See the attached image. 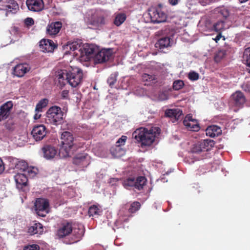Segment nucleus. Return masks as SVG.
<instances>
[{"instance_id": "nucleus-1", "label": "nucleus", "mask_w": 250, "mask_h": 250, "mask_svg": "<svg viewBox=\"0 0 250 250\" xmlns=\"http://www.w3.org/2000/svg\"><path fill=\"white\" fill-rule=\"evenodd\" d=\"M59 82L62 85L68 83L72 87H77L81 82L83 77V71L77 67L69 70H61L57 75Z\"/></svg>"}, {"instance_id": "nucleus-2", "label": "nucleus", "mask_w": 250, "mask_h": 250, "mask_svg": "<svg viewBox=\"0 0 250 250\" xmlns=\"http://www.w3.org/2000/svg\"><path fill=\"white\" fill-rule=\"evenodd\" d=\"M160 133L159 127H152L150 129L141 127L137 129L132 134L133 137L142 146H149L154 141L155 138Z\"/></svg>"}, {"instance_id": "nucleus-3", "label": "nucleus", "mask_w": 250, "mask_h": 250, "mask_svg": "<svg viewBox=\"0 0 250 250\" xmlns=\"http://www.w3.org/2000/svg\"><path fill=\"white\" fill-rule=\"evenodd\" d=\"M60 139V154L62 153L63 157L69 156L71 149L75 146L73 134L70 132L64 131L62 133Z\"/></svg>"}, {"instance_id": "nucleus-4", "label": "nucleus", "mask_w": 250, "mask_h": 250, "mask_svg": "<svg viewBox=\"0 0 250 250\" xmlns=\"http://www.w3.org/2000/svg\"><path fill=\"white\" fill-rule=\"evenodd\" d=\"M46 114V124L57 125L62 122L64 113L59 106H53L50 107Z\"/></svg>"}, {"instance_id": "nucleus-5", "label": "nucleus", "mask_w": 250, "mask_h": 250, "mask_svg": "<svg viewBox=\"0 0 250 250\" xmlns=\"http://www.w3.org/2000/svg\"><path fill=\"white\" fill-rule=\"evenodd\" d=\"M148 15L151 21L154 23L164 22L167 21V14L160 4L157 7H152L149 9Z\"/></svg>"}, {"instance_id": "nucleus-6", "label": "nucleus", "mask_w": 250, "mask_h": 250, "mask_svg": "<svg viewBox=\"0 0 250 250\" xmlns=\"http://www.w3.org/2000/svg\"><path fill=\"white\" fill-rule=\"evenodd\" d=\"M146 179L144 176H139L136 179L129 177L124 181V186L126 188L127 187H134V190H140L146 185Z\"/></svg>"}, {"instance_id": "nucleus-7", "label": "nucleus", "mask_w": 250, "mask_h": 250, "mask_svg": "<svg viewBox=\"0 0 250 250\" xmlns=\"http://www.w3.org/2000/svg\"><path fill=\"white\" fill-rule=\"evenodd\" d=\"M49 203L48 200L44 198H37L34 203L35 210L37 214L41 217H44L49 212Z\"/></svg>"}, {"instance_id": "nucleus-8", "label": "nucleus", "mask_w": 250, "mask_h": 250, "mask_svg": "<svg viewBox=\"0 0 250 250\" xmlns=\"http://www.w3.org/2000/svg\"><path fill=\"white\" fill-rule=\"evenodd\" d=\"M210 140H203L195 144L191 149V153H199L203 151H208L210 150L213 144Z\"/></svg>"}, {"instance_id": "nucleus-9", "label": "nucleus", "mask_w": 250, "mask_h": 250, "mask_svg": "<svg viewBox=\"0 0 250 250\" xmlns=\"http://www.w3.org/2000/svg\"><path fill=\"white\" fill-rule=\"evenodd\" d=\"M113 54L111 49H102L96 53L94 57V61L96 63H101L108 61Z\"/></svg>"}, {"instance_id": "nucleus-10", "label": "nucleus", "mask_w": 250, "mask_h": 250, "mask_svg": "<svg viewBox=\"0 0 250 250\" xmlns=\"http://www.w3.org/2000/svg\"><path fill=\"white\" fill-rule=\"evenodd\" d=\"M13 104L9 101L0 106V122L8 119L13 109Z\"/></svg>"}, {"instance_id": "nucleus-11", "label": "nucleus", "mask_w": 250, "mask_h": 250, "mask_svg": "<svg viewBox=\"0 0 250 250\" xmlns=\"http://www.w3.org/2000/svg\"><path fill=\"white\" fill-rule=\"evenodd\" d=\"M1 6V9L6 11V16L10 14H15L19 10V5L15 0L5 1Z\"/></svg>"}, {"instance_id": "nucleus-12", "label": "nucleus", "mask_w": 250, "mask_h": 250, "mask_svg": "<svg viewBox=\"0 0 250 250\" xmlns=\"http://www.w3.org/2000/svg\"><path fill=\"white\" fill-rule=\"evenodd\" d=\"M40 48L43 52H53L55 48H57V44L55 43L53 41L43 39L40 42Z\"/></svg>"}, {"instance_id": "nucleus-13", "label": "nucleus", "mask_w": 250, "mask_h": 250, "mask_svg": "<svg viewBox=\"0 0 250 250\" xmlns=\"http://www.w3.org/2000/svg\"><path fill=\"white\" fill-rule=\"evenodd\" d=\"M73 163L82 167H86L89 164V156L86 153L78 154L73 158Z\"/></svg>"}, {"instance_id": "nucleus-14", "label": "nucleus", "mask_w": 250, "mask_h": 250, "mask_svg": "<svg viewBox=\"0 0 250 250\" xmlns=\"http://www.w3.org/2000/svg\"><path fill=\"white\" fill-rule=\"evenodd\" d=\"M46 133V128L42 125L35 126L31 131V135L36 141L43 139L45 136Z\"/></svg>"}, {"instance_id": "nucleus-15", "label": "nucleus", "mask_w": 250, "mask_h": 250, "mask_svg": "<svg viewBox=\"0 0 250 250\" xmlns=\"http://www.w3.org/2000/svg\"><path fill=\"white\" fill-rule=\"evenodd\" d=\"M26 4L29 10L40 12L44 8L43 0H26Z\"/></svg>"}, {"instance_id": "nucleus-16", "label": "nucleus", "mask_w": 250, "mask_h": 250, "mask_svg": "<svg viewBox=\"0 0 250 250\" xmlns=\"http://www.w3.org/2000/svg\"><path fill=\"white\" fill-rule=\"evenodd\" d=\"M62 27V23L61 21L52 22L46 27V33L51 37L57 35Z\"/></svg>"}, {"instance_id": "nucleus-17", "label": "nucleus", "mask_w": 250, "mask_h": 250, "mask_svg": "<svg viewBox=\"0 0 250 250\" xmlns=\"http://www.w3.org/2000/svg\"><path fill=\"white\" fill-rule=\"evenodd\" d=\"M30 69V67L27 63L18 64L14 67L13 74L18 77H21Z\"/></svg>"}, {"instance_id": "nucleus-18", "label": "nucleus", "mask_w": 250, "mask_h": 250, "mask_svg": "<svg viewBox=\"0 0 250 250\" xmlns=\"http://www.w3.org/2000/svg\"><path fill=\"white\" fill-rule=\"evenodd\" d=\"M72 231V224L71 223H63L57 231V235L60 238H63Z\"/></svg>"}, {"instance_id": "nucleus-19", "label": "nucleus", "mask_w": 250, "mask_h": 250, "mask_svg": "<svg viewBox=\"0 0 250 250\" xmlns=\"http://www.w3.org/2000/svg\"><path fill=\"white\" fill-rule=\"evenodd\" d=\"M173 40L169 37H162L155 43V47L160 49H163L172 46Z\"/></svg>"}, {"instance_id": "nucleus-20", "label": "nucleus", "mask_w": 250, "mask_h": 250, "mask_svg": "<svg viewBox=\"0 0 250 250\" xmlns=\"http://www.w3.org/2000/svg\"><path fill=\"white\" fill-rule=\"evenodd\" d=\"M43 156L46 159H53L57 154V150L50 145H45L42 148Z\"/></svg>"}, {"instance_id": "nucleus-21", "label": "nucleus", "mask_w": 250, "mask_h": 250, "mask_svg": "<svg viewBox=\"0 0 250 250\" xmlns=\"http://www.w3.org/2000/svg\"><path fill=\"white\" fill-rule=\"evenodd\" d=\"M15 180L17 187L18 188L21 189L27 185L28 178L25 173H18L15 176Z\"/></svg>"}, {"instance_id": "nucleus-22", "label": "nucleus", "mask_w": 250, "mask_h": 250, "mask_svg": "<svg viewBox=\"0 0 250 250\" xmlns=\"http://www.w3.org/2000/svg\"><path fill=\"white\" fill-rule=\"evenodd\" d=\"M71 233L75 237L74 240L70 243H74L78 242L84 235V230L83 226H78L77 227L72 226V231Z\"/></svg>"}, {"instance_id": "nucleus-23", "label": "nucleus", "mask_w": 250, "mask_h": 250, "mask_svg": "<svg viewBox=\"0 0 250 250\" xmlns=\"http://www.w3.org/2000/svg\"><path fill=\"white\" fill-rule=\"evenodd\" d=\"M182 114V112L179 109H168L165 111V115L167 117L172 118L175 121L178 120Z\"/></svg>"}, {"instance_id": "nucleus-24", "label": "nucleus", "mask_w": 250, "mask_h": 250, "mask_svg": "<svg viewBox=\"0 0 250 250\" xmlns=\"http://www.w3.org/2000/svg\"><path fill=\"white\" fill-rule=\"evenodd\" d=\"M222 133L221 128L217 125H210L207 127L206 130V134L207 136L214 138L218 136Z\"/></svg>"}, {"instance_id": "nucleus-25", "label": "nucleus", "mask_w": 250, "mask_h": 250, "mask_svg": "<svg viewBox=\"0 0 250 250\" xmlns=\"http://www.w3.org/2000/svg\"><path fill=\"white\" fill-rule=\"evenodd\" d=\"M234 104L238 106L242 105L245 103V98L243 93L240 91H237L232 95Z\"/></svg>"}, {"instance_id": "nucleus-26", "label": "nucleus", "mask_w": 250, "mask_h": 250, "mask_svg": "<svg viewBox=\"0 0 250 250\" xmlns=\"http://www.w3.org/2000/svg\"><path fill=\"white\" fill-rule=\"evenodd\" d=\"M43 231L42 225L40 223H35L28 229V232L31 235L41 234Z\"/></svg>"}, {"instance_id": "nucleus-27", "label": "nucleus", "mask_w": 250, "mask_h": 250, "mask_svg": "<svg viewBox=\"0 0 250 250\" xmlns=\"http://www.w3.org/2000/svg\"><path fill=\"white\" fill-rule=\"evenodd\" d=\"M142 81L145 83V85H151L157 82V77L155 75L144 73L142 76Z\"/></svg>"}, {"instance_id": "nucleus-28", "label": "nucleus", "mask_w": 250, "mask_h": 250, "mask_svg": "<svg viewBox=\"0 0 250 250\" xmlns=\"http://www.w3.org/2000/svg\"><path fill=\"white\" fill-rule=\"evenodd\" d=\"M227 28V27H226L225 24V21L224 20H220L213 23L211 30L216 32L222 33L223 31L225 30Z\"/></svg>"}, {"instance_id": "nucleus-29", "label": "nucleus", "mask_w": 250, "mask_h": 250, "mask_svg": "<svg viewBox=\"0 0 250 250\" xmlns=\"http://www.w3.org/2000/svg\"><path fill=\"white\" fill-rule=\"evenodd\" d=\"M126 19V16L125 14L123 13H118L116 15L114 23L117 26H119L123 24Z\"/></svg>"}, {"instance_id": "nucleus-30", "label": "nucleus", "mask_w": 250, "mask_h": 250, "mask_svg": "<svg viewBox=\"0 0 250 250\" xmlns=\"http://www.w3.org/2000/svg\"><path fill=\"white\" fill-rule=\"evenodd\" d=\"M90 24L96 27H100L105 24L104 18L103 16L94 17L92 19Z\"/></svg>"}, {"instance_id": "nucleus-31", "label": "nucleus", "mask_w": 250, "mask_h": 250, "mask_svg": "<svg viewBox=\"0 0 250 250\" xmlns=\"http://www.w3.org/2000/svg\"><path fill=\"white\" fill-rule=\"evenodd\" d=\"M110 151L112 156L117 158L121 157L125 153L124 150L121 147L116 145L112 147Z\"/></svg>"}, {"instance_id": "nucleus-32", "label": "nucleus", "mask_w": 250, "mask_h": 250, "mask_svg": "<svg viewBox=\"0 0 250 250\" xmlns=\"http://www.w3.org/2000/svg\"><path fill=\"white\" fill-rule=\"evenodd\" d=\"M48 103V100L44 98L40 100L36 106L35 111L36 112L42 111V109L46 107Z\"/></svg>"}, {"instance_id": "nucleus-33", "label": "nucleus", "mask_w": 250, "mask_h": 250, "mask_svg": "<svg viewBox=\"0 0 250 250\" xmlns=\"http://www.w3.org/2000/svg\"><path fill=\"white\" fill-rule=\"evenodd\" d=\"M38 169L35 167H28L26 168L24 171L27 177L29 178H34L37 174Z\"/></svg>"}, {"instance_id": "nucleus-34", "label": "nucleus", "mask_w": 250, "mask_h": 250, "mask_svg": "<svg viewBox=\"0 0 250 250\" xmlns=\"http://www.w3.org/2000/svg\"><path fill=\"white\" fill-rule=\"evenodd\" d=\"M244 61L246 62V63L248 67V71L250 73V47L245 49L244 53Z\"/></svg>"}, {"instance_id": "nucleus-35", "label": "nucleus", "mask_w": 250, "mask_h": 250, "mask_svg": "<svg viewBox=\"0 0 250 250\" xmlns=\"http://www.w3.org/2000/svg\"><path fill=\"white\" fill-rule=\"evenodd\" d=\"M82 42L81 41H75L71 42H68L67 44V48H69L70 50L73 51L80 49Z\"/></svg>"}, {"instance_id": "nucleus-36", "label": "nucleus", "mask_w": 250, "mask_h": 250, "mask_svg": "<svg viewBox=\"0 0 250 250\" xmlns=\"http://www.w3.org/2000/svg\"><path fill=\"white\" fill-rule=\"evenodd\" d=\"M101 212L100 208L96 205H92L89 207L88 214L89 216L99 215Z\"/></svg>"}, {"instance_id": "nucleus-37", "label": "nucleus", "mask_w": 250, "mask_h": 250, "mask_svg": "<svg viewBox=\"0 0 250 250\" xmlns=\"http://www.w3.org/2000/svg\"><path fill=\"white\" fill-rule=\"evenodd\" d=\"M141 207V204L139 202H134L130 205L128 209L129 213H133L138 210Z\"/></svg>"}, {"instance_id": "nucleus-38", "label": "nucleus", "mask_w": 250, "mask_h": 250, "mask_svg": "<svg viewBox=\"0 0 250 250\" xmlns=\"http://www.w3.org/2000/svg\"><path fill=\"white\" fill-rule=\"evenodd\" d=\"M200 129L199 124L197 120H195L192 123H188V131H198Z\"/></svg>"}, {"instance_id": "nucleus-39", "label": "nucleus", "mask_w": 250, "mask_h": 250, "mask_svg": "<svg viewBox=\"0 0 250 250\" xmlns=\"http://www.w3.org/2000/svg\"><path fill=\"white\" fill-rule=\"evenodd\" d=\"M15 122L12 119H9L4 123V126L7 130L12 131L15 128Z\"/></svg>"}, {"instance_id": "nucleus-40", "label": "nucleus", "mask_w": 250, "mask_h": 250, "mask_svg": "<svg viewBox=\"0 0 250 250\" xmlns=\"http://www.w3.org/2000/svg\"><path fill=\"white\" fill-rule=\"evenodd\" d=\"M117 74L116 73H113L110 75L108 78L107 82L110 87L112 88L117 82Z\"/></svg>"}, {"instance_id": "nucleus-41", "label": "nucleus", "mask_w": 250, "mask_h": 250, "mask_svg": "<svg viewBox=\"0 0 250 250\" xmlns=\"http://www.w3.org/2000/svg\"><path fill=\"white\" fill-rule=\"evenodd\" d=\"M27 163L24 161H18V163L16 165L15 168L19 170H21L23 171H25V169L27 167Z\"/></svg>"}, {"instance_id": "nucleus-42", "label": "nucleus", "mask_w": 250, "mask_h": 250, "mask_svg": "<svg viewBox=\"0 0 250 250\" xmlns=\"http://www.w3.org/2000/svg\"><path fill=\"white\" fill-rule=\"evenodd\" d=\"M184 85V82L182 80H176L173 83V88L175 90H178Z\"/></svg>"}, {"instance_id": "nucleus-43", "label": "nucleus", "mask_w": 250, "mask_h": 250, "mask_svg": "<svg viewBox=\"0 0 250 250\" xmlns=\"http://www.w3.org/2000/svg\"><path fill=\"white\" fill-rule=\"evenodd\" d=\"M216 11L220 13V14L225 19L228 17L229 15V11L227 9L224 7L218 9Z\"/></svg>"}, {"instance_id": "nucleus-44", "label": "nucleus", "mask_w": 250, "mask_h": 250, "mask_svg": "<svg viewBox=\"0 0 250 250\" xmlns=\"http://www.w3.org/2000/svg\"><path fill=\"white\" fill-rule=\"evenodd\" d=\"M226 55V51L225 50H220L216 54L214 57L215 62H219L222 58L224 57Z\"/></svg>"}, {"instance_id": "nucleus-45", "label": "nucleus", "mask_w": 250, "mask_h": 250, "mask_svg": "<svg viewBox=\"0 0 250 250\" xmlns=\"http://www.w3.org/2000/svg\"><path fill=\"white\" fill-rule=\"evenodd\" d=\"M199 75L198 73L194 71H191L188 73V79L191 81H196L199 79Z\"/></svg>"}, {"instance_id": "nucleus-46", "label": "nucleus", "mask_w": 250, "mask_h": 250, "mask_svg": "<svg viewBox=\"0 0 250 250\" xmlns=\"http://www.w3.org/2000/svg\"><path fill=\"white\" fill-rule=\"evenodd\" d=\"M40 247L37 244L28 245L25 246L23 250H39Z\"/></svg>"}, {"instance_id": "nucleus-47", "label": "nucleus", "mask_w": 250, "mask_h": 250, "mask_svg": "<svg viewBox=\"0 0 250 250\" xmlns=\"http://www.w3.org/2000/svg\"><path fill=\"white\" fill-rule=\"evenodd\" d=\"M73 100H76V102H79L81 99L82 95L79 92V91L77 90H75L73 92Z\"/></svg>"}, {"instance_id": "nucleus-48", "label": "nucleus", "mask_w": 250, "mask_h": 250, "mask_svg": "<svg viewBox=\"0 0 250 250\" xmlns=\"http://www.w3.org/2000/svg\"><path fill=\"white\" fill-rule=\"evenodd\" d=\"M9 161L10 163V167L12 168H15L16 165L18 163L19 160L18 159L14 157H9L8 158Z\"/></svg>"}, {"instance_id": "nucleus-49", "label": "nucleus", "mask_w": 250, "mask_h": 250, "mask_svg": "<svg viewBox=\"0 0 250 250\" xmlns=\"http://www.w3.org/2000/svg\"><path fill=\"white\" fill-rule=\"evenodd\" d=\"M126 139L127 137L126 136H122L116 142V146L120 147L121 146L124 145Z\"/></svg>"}, {"instance_id": "nucleus-50", "label": "nucleus", "mask_w": 250, "mask_h": 250, "mask_svg": "<svg viewBox=\"0 0 250 250\" xmlns=\"http://www.w3.org/2000/svg\"><path fill=\"white\" fill-rule=\"evenodd\" d=\"M25 25L29 27L32 26L34 24V21L33 19L32 18H27L24 20V21Z\"/></svg>"}, {"instance_id": "nucleus-51", "label": "nucleus", "mask_w": 250, "mask_h": 250, "mask_svg": "<svg viewBox=\"0 0 250 250\" xmlns=\"http://www.w3.org/2000/svg\"><path fill=\"white\" fill-rule=\"evenodd\" d=\"M215 1L216 0H199V2L202 5L206 6Z\"/></svg>"}, {"instance_id": "nucleus-52", "label": "nucleus", "mask_w": 250, "mask_h": 250, "mask_svg": "<svg viewBox=\"0 0 250 250\" xmlns=\"http://www.w3.org/2000/svg\"><path fill=\"white\" fill-rule=\"evenodd\" d=\"M69 95V91L67 90H62L61 92V97L63 99H68Z\"/></svg>"}, {"instance_id": "nucleus-53", "label": "nucleus", "mask_w": 250, "mask_h": 250, "mask_svg": "<svg viewBox=\"0 0 250 250\" xmlns=\"http://www.w3.org/2000/svg\"><path fill=\"white\" fill-rule=\"evenodd\" d=\"M218 33V34L216 36V37L213 39V40L215 41L216 42H217L220 39L223 37V40H225V38L224 37L222 36V33L221 32H217Z\"/></svg>"}, {"instance_id": "nucleus-54", "label": "nucleus", "mask_w": 250, "mask_h": 250, "mask_svg": "<svg viewBox=\"0 0 250 250\" xmlns=\"http://www.w3.org/2000/svg\"><path fill=\"white\" fill-rule=\"evenodd\" d=\"M5 169L4 163L1 158H0V174H1Z\"/></svg>"}, {"instance_id": "nucleus-55", "label": "nucleus", "mask_w": 250, "mask_h": 250, "mask_svg": "<svg viewBox=\"0 0 250 250\" xmlns=\"http://www.w3.org/2000/svg\"><path fill=\"white\" fill-rule=\"evenodd\" d=\"M95 53V49L93 48L89 47L86 51V54L91 55Z\"/></svg>"}, {"instance_id": "nucleus-56", "label": "nucleus", "mask_w": 250, "mask_h": 250, "mask_svg": "<svg viewBox=\"0 0 250 250\" xmlns=\"http://www.w3.org/2000/svg\"><path fill=\"white\" fill-rule=\"evenodd\" d=\"M168 1L172 5H175L178 3V0H169Z\"/></svg>"}, {"instance_id": "nucleus-57", "label": "nucleus", "mask_w": 250, "mask_h": 250, "mask_svg": "<svg viewBox=\"0 0 250 250\" xmlns=\"http://www.w3.org/2000/svg\"><path fill=\"white\" fill-rule=\"evenodd\" d=\"M39 112H37V113L34 115V119L35 120H38L40 119L41 117V114L39 113Z\"/></svg>"}, {"instance_id": "nucleus-58", "label": "nucleus", "mask_w": 250, "mask_h": 250, "mask_svg": "<svg viewBox=\"0 0 250 250\" xmlns=\"http://www.w3.org/2000/svg\"><path fill=\"white\" fill-rule=\"evenodd\" d=\"M196 119H192V115L191 114H188V122H194Z\"/></svg>"}, {"instance_id": "nucleus-59", "label": "nucleus", "mask_w": 250, "mask_h": 250, "mask_svg": "<svg viewBox=\"0 0 250 250\" xmlns=\"http://www.w3.org/2000/svg\"><path fill=\"white\" fill-rule=\"evenodd\" d=\"M188 118V115H186L184 120L183 121V124L185 126H188V121L187 118Z\"/></svg>"}, {"instance_id": "nucleus-60", "label": "nucleus", "mask_w": 250, "mask_h": 250, "mask_svg": "<svg viewBox=\"0 0 250 250\" xmlns=\"http://www.w3.org/2000/svg\"><path fill=\"white\" fill-rule=\"evenodd\" d=\"M239 0L241 3H243V2H245L247 1H248L249 0Z\"/></svg>"}]
</instances>
